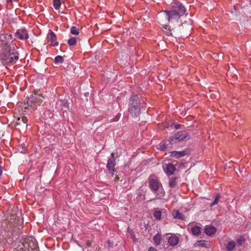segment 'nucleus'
Instances as JSON below:
<instances>
[{"label": "nucleus", "mask_w": 251, "mask_h": 251, "mask_svg": "<svg viewBox=\"0 0 251 251\" xmlns=\"http://www.w3.org/2000/svg\"><path fill=\"white\" fill-rule=\"evenodd\" d=\"M171 145L168 141L160 143L159 145V148L162 151H165Z\"/></svg>", "instance_id": "nucleus-25"}, {"label": "nucleus", "mask_w": 251, "mask_h": 251, "mask_svg": "<svg viewBox=\"0 0 251 251\" xmlns=\"http://www.w3.org/2000/svg\"><path fill=\"white\" fill-rule=\"evenodd\" d=\"M172 214L173 217L175 218H177L180 220H184L185 218V216L182 213H180L178 210H174Z\"/></svg>", "instance_id": "nucleus-16"}, {"label": "nucleus", "mask_w": 251, "mask_h": 251, "mask_svg": "<svg viewBox=\"0 0 251 251\" xmlns=\"http://www.w3.org/2000/svg\"><path fill=\"white\" fill-rule=\"evenodd\" d=\"M168 241L171 246H175L178 243V238L175 235H171L169 237Z\"/></svg>", "instance_id": "nucleus-14"}, {"label": "nucleus", "mask_w": 251, "mask_h": 251, "mask_svg": "<svg viewBox=\"0 0 251 251\" xmlns=\"http://www.w3.org/2000/svg\"><path fill=\"white\" fill-rule=\"evenodd\" d=\"M161 211L160 210H155L154 212L153 216L155 217V219L157 220H160L161 219Z\"/></svg>", "instance_id": "nucleus-28"}, {"label": "nucleus", "mask_w": 251, "mask_h": 251, "mask_svg": "<svg viewBox=\"0 0 251 251\" xmlns=\"http://www.w3.org/2000/svg\"><path fill=\"white\" fill-rule=\"evenodd\" d=\"M15 36L22 40H27L29 38L27 30L25 28L17 30Z\"/></svg>", "instance_id": "nucleus-9"}, {"label": "nucleus", "mask_w": 251, "mask_h": 251, "mask_svg": "<svg viewBox=\"0 0 251 251\" xmlns=\"http://www.w3.org/2000/svg\"><path fill=\"white\" fill-rule=\"evenodd\" d=\"M60 106L62 107V109L64 111H66L67 110H69V105L67 100H63L60 103Z\"/></svg>", "instance_id": "nucleus-22"}, {"label": "nucleus", "mask_w": 251, "mask_h": 251, "mask_svg": "<svg viewBox=\"0 0 251 251\" xmlns=\"http://www.w3.org/2000/svg\"><path fill=\"white\" fill-rule=\"evenodd\" d=\"M161 240V236L160 234H159L158 233L156 234L153 237V241H154V242L156 245H159L160 244Z\"/></svg>", "instance_id": "nucleus-21"}, {"label": "nucleus", "mask_w": 251, "mask_h": 251, "mask_svg": "<svg viewBox=\"0 0 251 251\" xmlns=\"http://www.w3.org/2000/svg\"><path fill=\"white\" fill-rule=\"evenodd\" d=\"M177 139L181 141L185 139L188 135V133L185 131H180L177 132L176 134Z\"/></svg>", "instance_id": "nucleus-15"}, {"label": "nucleus", "mask_w": 251, "mask_h": 251, "mask_svg": "<svg viewBox=\"0 0 251 251\" xmlns=\"http://www.w3.org/2000/svg\"><path fill=\"white\" fill-rule=\"evenodd\" d=\"M27 118L25 116H22L21 117L18 118L16 124L20 125L21 122L24 124H25L27 122Z\"/></svg>", "instance_id": "nucleus-24"}, {"label": "nucleus", "mask_w": 251, "mask_h": 251, "mask_svg": "<svg viewBox=\"0 0 251 251\" xmlns=\"http://www.w3.org/2000/svg\"><path fill=\"white\" fill-rule=\"evenodd\" d=\"M216 227L213 226H206L204 228L205 233L208 236L214 235L216 233Z\"/></svg>", "instance_id": "nucleus-13"}, {"label": "nucleus", "mask_w": 251, "mask_h": 251, "mask_svg": "<svg viewBox=\"0 0 251 251\" xmlns=\"http://www.w3.org/2000/svg\"><path fill=\"white\" fill-rule=\"evenodd\" d=\"M141 103L137 95H132L129 99L128 110L131 116L134 118L140 115Z\"/></svg>", "instance_id": "nucleus-2"}, {"label": "nucleus", "mask_w": 251, "mask_h": 251, "mask_svg": "<svg viewBox=\"0 0 251 251\" xmlns=\"http://www.w3.org/2000/svg\"><path fill=\"white\" fill-rule=\"evenodd\" d=\"M17 251H38L37 244L35 242V239H27L26 241L21 243L17 248Z\"/></svg>", "instance_id": "nucleus-3"}, {"label": "nucleus", "mask_w": 251, "mask_h": 251, "mask_svg": "<svg viewBox=\"0 0 251 251\" xmlns=\"http://www.w3.org/2000/svg\"><path fill=\"white\" fill-rule=\"evenodd\" d=\"M187 229L190 231L192 235L199 236L201 233V228L195 226L193 223H189L187 226Z\"/></svg>", "instance_id": "nucleus-8"}, {"label": "nucleus", "mask_w": 251, "mask_h": 251, "mask_svg": "<svg viewBox=\"0 0 251 251\" xmlns=\"http://www.w3.org/2000/svg\"><path fill=\"white\" fill-rule=\"evenodd\" d=\"M64 0H53V5L55 9L58 10Z\"/></svg>", "instance_id": "nucleus-20"}, {"label": "nucleus", "mask_w": 251, "mask_h": 251, "mask_svg": "<svg viewBox=\"0 0 251 251\" xmlns=\"http://www.w3.org/2000/svg\"><path fill=\"white\" fill-rule=\"evenodd\" d=\"M148 180L149 187L154 193H156L159 191L160 188L162 187L159 178L154 175H151L148 178Z\"/></svg>", "instance_id": "nucleus-5"}, {"label": "nucleus", "mask_w": 251, "mask_h": 251, "mask_svg": "<svg viewBox=\"0 0 251 251\" xmlns=\"http://www.w3.org/2000/svg\"><path fill=\"white\" fill-rule=\"evenodd\" d=\"M128 232H129V233L130 234L132 238L133 239V240H134V242L136 241H137V239L136 238L135 235L134 233V232L132 231V230L128 228Z\"/></svg>", "instance_id": "nucleus-33"}, {"label": "nucleus", "mask_w": 251, "mask_h": 251, "mask_svg": "<svg viewBox=\"0 0 251 251\" xmlns=\"http://www.w3.org/2000/svg\"><path fill=\"white\" fill-rule=\"evenodd\" d=\"M19 57L18 55L16 54L14 52H12L11 54V56H10L8 61L7 63H13L14 60H17L18 59Z\"/></svg>", "instance_id": "nucleus-26"}, {"label": "nucleus", "mask_w": 251, "mask_h": 251, "mask_svg": "<svg viewBox=\"0 0 251 251\" xmlns=\"http://www.w3.org/2000/svg\"><path fill=\"white\" fill-rule=\"evenodd\" d=\"M180 128V125L177 124H175V128L176 129H178Z\"/></svg>", "instance_id": "nucleus-35"}, {"label": "nucleus", "mask_w": 251, "mask_h": 251, "mask_svg": "<svg viewBox=\"0 0 251 251\" xmlns=\"http://www.w3.org/2000/svg\"><path fill=\"white\" fill-rule=\"evenodd\" d=\"M148 251H156V250L153 247H151L149 248Z\"/></svg>", "instance_id": "nucleus-36"}, {"label": "nucleus", "mask_w": 251, "mask_h": 251, "mask_svg": "<svg viewBox=\"0 0 251 251\" xmlns=\"http://www.w3.org/2000/svg\"><path fill=\"white\" fill-rule=\"evenodd\" d=\"M115 158L114 157V153L111 154V157L108 159L106 168L109 173L112 176H113L114 172H115Z\"/></svg>", "instance_id": "nucleus-7"}, {"label": "nucleus", "mask_w": 251, "mask_h": 251, "mask_svg": "<svg viewBox=\"0 0 251 251\" xmlns=\"http://www.w3.org/2000/svg\"><path fill=\"white\" fill-rule=\"evenodd\" d=\"M235 247V242L234 241H229L226 245V248L227 251H233Z\"/></svg>", "instance_id": "nucleus-19"}, {"label": "nucleus", "mask_w": 251, "mask_h": 251, "mask_svg": "<svg viewBox=\"0 0 251 251\" xmlns=\"http://www.w3.org/2000/svg\"><path fill=\"white\" fill-rule=\"evenodd\" d=\"M245 240L243 238L239 239L237 240V243L240 245H242L243 243L244 242Z\"/></svg>", "instance_id": "nucleus-34"}, {"label": "nucleus", "mask_w": 251, "mask_h": 251, "mask_svg": "<svg viewBox=\"0 0 251 251\" xmlns=\"http://www.w3.org/2000/svg\"><path fill=\"white\" fill-rule=\"evenodd\" d=\"M13 0H6L7 3H10Z\"/></svg>", "instance_id": "nucleus-37"}, {"label": "nucleus", "mask_w": 251, "mask_h": 251, "mask_svg": "<svg viewBox=\"0 0 251 251\" xmlns=\"http://www.w3.org/2000/svg\"><path fill=\"white\" fill-rule=\"evenodd\" d=\"M63 57L60 55H57L54 58V63L56 64L61 63L63 62Z\"/></svg>", "instance_id": "nucleus-27"}, {"label": "nucleus", "mask_w": 251, "mask_h": 251, "mask_svg": "<svg viewBox=\"0 0 251 251\" xmlns=\"http://www.w3.org/2000/svg\"><path fill=\"white\" fill-rule=\"evenodd\" d=\"M176 170V168L175 165L171 163L166 165V168L164 169V171L168 176L173 175Z\"/></svg>", "instance_id": "nucleus-12"}, {"label": "nucleus", "mask_w": 251, "mask_h": 251, "mask_svg": "<svg viewBox=\"0 0 251 251\" xmlns=\"http://www.w3.org/2000/svg\"><path fill=\"white\" fill-rule=\"evenodd\" d=\"M221 198L220 195H217L216 197L215 198V199L213 201V202L210 204V206H212L218 203V201H219L220 199Z\"/></svg>", "instance_id": "nucleus-32"}, {"label": "nucleus", "mask_w": 251, "mask_h": 251, "mask_svg": "<svg viewBox=\"0 0 251 251\" xmlns=\"http://www.w3.org/2000/svg\"><path fill=\"white\" fill-rule=\"evenodd\" d=\"M208 245V242L206 241H199L198 242V246H199L207 247Z\"/></svg>", "instance_id": "nucleus-31"}, {"label": "nucleus", "mask_w": 251, "mask_h": 251, "mask_svg": "<svg viewBox=\"0 0 251 251\" xmlns=\"http://www.w3.org/2000/svg\"><path fill=\"white\" fill-rule=\"evenodd\" d=\"M69 46H74L75 45L76 43V38L75 37H72L70 38L67 42Z\"/></svg>", "instance_id": "nucleus-29"}, {"label": "nucleus", "mask_w": 251, "mask_h": 251, "mask_svg": "<svg viewBox=\"0 0 251 251\" xmlns=\"http://www.w3.org/2000/svg\"><path fill=\"white\" fill-rule=\"evenodd\" d=\"M189 151V150L185 149L182 151H172L170 152V156L172 157L178 158L186 155Z\"/></svg>", "instance_id": "nucleus-10"}, {"label": "nucleus", "mask_w": 251, "mask_h": 251, "mask_svg": "<svg viewBox=\"0 0 251 251\" xmlns=\"http://www.w3.org/2000/svg\"><path fill=\"white\" fill-rule=\"evenodd\" d=\"M47 38L48 41L50 42L52 46H56L58 45V42H54V41L56 40V38L55 33L51 30H49Z\"/></svg>", "instance_id": "nucleus-11"}, {"label": "nucleus", "mask_w": 251, "mask_h": 251, "mask_svg": "<svg viewBox=\"0 0 251 251\" xmlns=\"http://www.w3.org/2000/svg\"><path fill=\"white\" fill-rule=\"evenodd\" d=\"M44 97L41 94L34 93L31 95L26 100V103L28 106L35 108L37 105H40L43 102Z\"/></svg>", "instance_id": "nucleus-4"}, {"label": "nucleus", "mask_w": 251, "mask_h": 251, "mask_svg": "<svg viewBox=\"0 0 251 251\" xmlns=\"http://www.w3.org/2000/svg\"><path fill=\"white\" fill-rule=\"evenodd\" d=\"M169 186L171 188H175L177 185V178L171 177L169 179Z\"/></svg>", "instance_id": "nucleus-18"}, {"label": "nucleus", "mask_w": 251, "mask_h": 251, "mask_svg": "<svg viewBox=\"0 0 251 251\" xmlns=\"http://www.w3.org/2000/svg\"><path fill=\"white\" fill-rule=\"evenodd\" d=\"M71 33L75 35L79 34L78 29L76 26H72L71 28Z\"/></svg>", "instance_id": "nucleus-30"}, {"label": "nucleus", "mask_w": 251, "mask_h": 251, "mask_svg": "<svg viewBox=\"0 0 251 251\" xmlns=\"http://www.w3.org/2000/svg\"><path fill=\"white\" fill-rule=\"evenodd\" d=\"M168 142H169L171 145H172L179 142V141L177 139V136L175 134L170 137L169 140H168Z\"/></svg>", "instance_id": "nucleus-23"}, {"label": "nucleus", "mask_w": 251, "mask_h": 251, "mask_svg": "<svg viewBox=\"0 0 251 251\" xmlns=\"http://www.w3.org/2000/svg\"><path fill=\"white\" fill-rule=\"evenodd\" d=\"M172 9L171 10L180 17L185 14L186 9L181 2L177 1L172 3Z\"/></svg>", "instance_id": "nucleus-6"}, {"label": "nucleus", "mask_w": 251, "mask_h": 251, "mask_svg": "<svg viewBox=\"0 0 251 251\" xmlns=\"http://www.w3.org/2000/svg\"><path fill=\"white\" fill-rule=\"evenodd\" d=\"M11 54L12 53L6 51L3 52L1 56V59L6 63H7Z\"/></svg>", "instance_id": "nucleus-17"}, {"label": "nucleus", "mask_w": 251, "mask_h": 251, "mask_svg": "<svg viewBox=\"0 0 251 251\" xmlns=\"http://www.w3.org/2000/svg\"><path fill=\"white\" fill-rule=\"evenodd\" d=\"M180 18V16L172 10L161 11L158 13L157 17L159 23L163 25L169 22H178Z\"/></svg>", "instance_id": "nucleus-1"}]
</instances>
